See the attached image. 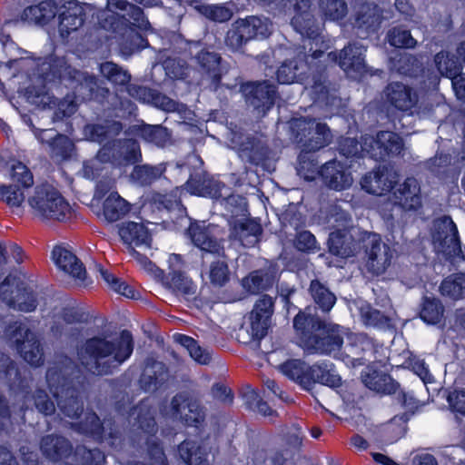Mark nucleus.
Instances as JSON below:
<instances>
[{"instance_id": "7ed1b4c3", "label": "nucleus", "mask_w": 465, "mask_h": 465, "mask_svg": "<svg viewBox=\"0 0 465 465\" xmlns=\"http://www.w3.org/2000/svg\"><path fill=\"white\" fill-rule=\"evenodd\" d=\"M301 347L308 353L333 355L342 348L348 329L321 320L310 312H299L293 320Z\"/></svg>"}, {"instance_id": "de8ad7c7", "label": "nucleus", "mask_w": 465, "mask_h": 465, "mask_svg": "<svg viewBox=\"0 0 465 465\" xmlns=\"http://www.w3.org/2000/svg\"><path fill=\"white\" fill-rule=\"evenodd\" d=\"M310 292L314 302L323 312H329L336 302L334 294L319 281H312Z\"/></svg>"}, {"instance_id": "f03ea898", "label": "nucleus", "mask_w": 465, "mask_h": 465, "mask_svg": "<svg viewBox=\"0 0 465 465\" xmlns=\"http://www.w3.org/2000/svg\"><path fill=\"white\" fill-rule=\"evenodd\" d=\"M35 72L45 84H63L72 89L74 96L81 102L104 103L110 91L102 86L94 75L83 73L57 56L38 58Z\"/></svg>"}, {"instance_id": "dca6fc26", "label": "nucleus", "mask_w": 465, "mask_h": 465, "mask_svg": "<svg viewBox=\"0 0 465 465\" xmlns=\"http://www.w3.org/2000/svg\"><path fill=\"white\" fill-rule=\"evenodd\" d=\"M273 312V301L268 295H263L255 303L250 313V331L252 339L260 340L265 336Z\"/></svg>"}, {"instance_id": "7c9ffc66", "label": "nucleus", "mask_w": 465, "mask_h": 465, "mask_svg": "<svg viewBox=\"0 0 465 465\" xmlns=\"http://www.w3.org/2000/svg\"><path fill=\"white\" fill-rule=\"evenodd\" d=\"M124 91L127 92L130 96L134 97V99L143 103L153 102L156 106L164 111L173 112L177 110L178 105L174 101L164 95H154L152 91L146 87L128 84L124 86Z\"/></svg>"}, {"instance_id": "a211bd4d", "label": "nucleus", "mask_w": 465, "mask_h": 465, "mask_svg": "<svg viewBox=\"0 0 465 465\" xmlns=\"http://www.w3.org/2000/svg\"><path fill=\"white\" fill-rule=\"evenodd\" d=\"M246 102L254 109L265 114L273 104L275 86L268 82L250 83L242 85Z\"/></svg>"}, {"instance_id": "1a4fd4ad", "label": "nucleus", "mask_w": 465, "mask_h": 465, "mask_svg": "<svg viewBox=\"0 0 465 465\" xmlns=\"http://www.w3.org/2000/svg\"><path fill=\"white\" fill-rule=\"evenodd\" d=\"M293 6L294 15L292 18V25L302 36L308 39L304 43V48H309L312 53L310 56L312 59L322 55V51L318 49L320 44H323L322 36L320 34V28L315 23L313 15L311 14L310 0H289Z\"/></svg>"}, {"instance_id": "680f3d73", "label": "nucleus", "mask_w": 465, "mask_h": 465, "mask_svg": "<svg viewBox=\"0 0 465 465\" xmlns=\"http://www.w3.org/2000/svg\"><path fill=\"white\" fill-rule=\"evenodd\" d=\"M361 316L365 325L381 328L388 323L386 316L368 304L361 307Z\"/></svg>"}, {"instance_id": "a878e982", "label": "nucleus", "mask_w": 465, "mask_h": 465, "mask_svg": "<svg viewBox=\"0 0 465 465\" xmlns=\"http://www.w3.org/2000/svg\"><path fill=\"white\" fill-rule=\"evenodd\" d=\"M58 14V5L54 0H44L25 7L21 19L39 25H48Z\"/></svg>"}, {"instance_id": "864d4df0", "label": "nucleus", "mask_w": 465, "mask_h": 465, "mask_svg": "<svg viewBox=\"0 0 465 465\" xmlns=\"http://www.w3.org/2000/svg\"><path fill=\"white\" fill-rule=\"evenodd\" d=\"M0 51L7 56V68L11 69L24 62L25 58L20 56L23 50L11 38L10 35L0 36Z\"/></svg>"}, {"instance_id": "20e7f679", "label": "nucleus", "mask_w": 465, "mask_h": 465, "mask_svg": "<svg viewBox=\"0 0 465 465\" xmlns=\"http://www.w3.org/2000/svg\"><path fill=\"white\" fill-rule=\"evenodd\" d=\"M72 372L73 368L70 366L54 364L47 369L45 380L61 412L67 418L78 419L84 412V402L74 385Z\"/></svg>"}, {"instance_id": "a18cd8bd", "label": "nucleus", "mask_w": 465, "mask_h": 465, "mask_svg": "<svg viewBox=\"0 0 465 465\" xmlns=\"http://www.w3.org/2000/svg\"><path fill=\"white\" fill-rule=\"evenodd\" d=\"M118 10L123 12L121 15L118 14V17L121 16L125 22L140 29L146 30L148 28L149 22L145 19L140 7L126 2L118 1Z\"/></svg>"}, {"instance_id": "0e129e2a", "label": "nucleus", "mask_w": 465, "mask_h": 465, "mask_svg": "<svg viewBox=\"0 0 465 465\" xmlns=\"http://www.w3.org/2000/svg\"><path fill=\"white\" fill-rule=\"evenodd\" d=\"M209 277L212 283L222 286L229 280V270L224 260H217L211 264Z\"/></svg>"}, {"instance_id": "6e6d98bb", "label": "nucleus", "mask_w": 465, "mask_h": 465, "mask_svg": "<svg viewBox=\"0 0 465 465\" xmlns=\"http://www.w3.org/2000/svg\"><path fill=\"white\" fill-rule=\"evenodd\" d=\"M0 377L4 379L10 389L21 388L24 379L15 362L10 359L2 364Z\"/></svg>"}, {"instance_id": "4be33fe9", "label": "nucleus", "mask_w": 465, "mask_h": 465, "mask_svg": "<svg viewBox=\"0 0 465 465\" xmlns=\"http://www.w3.org/2000/svg\"><path fill=\"white\" fill-rule=\"evenodd\" d=\"M320 173L324 183L336 191L350 188L353 182L351 173L343 163L337 160L326 163Z\"/></svg>"}, {"instance_id": "c756f323", "label": "nucleus", "mask_w": 465, "mask_h": 465, "mask_svg": "<svg viewBox=\"0 0 465 465\" xmlns=\"http://www.w3.org/2000/svg\"><path fill=\"white\" fill-rule=\"evenodd\" d=\"M347 343L344 347L343 353L345 354L348 361L353 366L362 365L361 352L371 349L372 344L371 340L364 334L352 333L348 331V335L345 336Z\"/></svg>"}, {"instance_id": "423d86ee", "label": "nucleus", "mask_w": 465, "mask_h": 465, "mask_svg": "<svg viewBox=\"0 0 465 465\" xmlns=\"http://www.w3.org/2000/svg\"><path fill=\"white\" fill-rule=\"evenodd\" d=\"M28 204L33 215L42 221L66 222L74 215L68 201L48 183L35 187L33 195L28 198Z\"/></svg>"}, {"instance_id": "bf43d9fd", "label": "nucleus", "mask_w": 465, "mask_h": 465, "mask_svg": "<svg viewBox=\"0 0 465 465\" xmlns=\"http://www.w3.org/2000/svg\"><path fill=\"white\" fill-rule=\"evenodd\" d=\"M389 43L395 47L412 48L416 45V40L408 30L393 28L388 34Z\"/></svg>"}, {"instance_id": "49530a36", "label": "nucleus", "mask_w": 465, "mask_h": 465, "mask_svg": "<svg viewBox=\"0 0 465 465\" xmlns=\"http://www.w3.org/2000/svg\"><path fill=\"white\" fill-rule=\"evenodd\" d=\"M444 308L435 298L426 297L420 312V319L428 324H438L443 319Z\"/></svg>"}, {"instance_id": "412c9836", "label": "nucleus", "mask_w": 465, "mask_h": 465, "mask_svg": "<svg viewBox=\"0 0 465 465\" xmlns=\"http://www.w3.org/2000/svg\"><path fill=\"white\" fill-rule=\"evenodd\" d=\"M84 7L76 0L68 1L58 15V30L62 37H67L80 28L85 21Z\"/></svg>"}, {"instance_id": "5701e85b", "label": "nucleus", "mask_w": 465, "mask_h": 465, "mask_svg": "<svg viewBox=\"0 0 465 465\" xmlns=\"http://www.w3.org/2000/svg\"><path fill=\"white\" fill-rule=\"evenodd\" d=\"M364 52V46L356 44L349 45L341 51L339 65L349 77L357 79L365 72Z\"/></svg>"}, {"instance_id": "39448f33", "label": "nucleus", "mask_w": 465, "mask_h": 465, "mask_svg": "<svg viewBox=\"0 0 465 465\" xmlns=\"http://www.w3.org/2000/svg\"><path fill=\"white\" fill-rule=\"evenodd\" d=\"M8 251L0 243V279L7 263ZM0 300L9 308L22 312H35L38 306L37 293L20 272H10L0 282Z\"/></svg>"}, {"instance_id": "393cba45", "label": "nucleus", "mask_w": 465, "mask_h": 465, "mask_svg": "<svg viewBox=\"0 0 465 465\" xmlns=\"http://www.w3.org/2000/svg\"><path fill=\"white\" fill-rule=\"evenodd\" d=\"M395 203L403 210H417L421 206L420 187L415 178L409 177L393 193Z\"/></svg>"}, {"instance_id": "e2e57ef3", "label": "nucleus", "mask_w": 465, "mask_h": 465, "mask_svg": "<svg viewBox=\"0 0 465 465\" xmlns=\"http://www.w3.org/2000/svg\"><path fill=\"white\" fill-rule=\"evenodd\" d=\"M199 11L207 18L216 22H225L232 17V11L224 5H201Z\"/></svg>"}, {"instance_id": "09e8293b", "label": "nucleus", "mask_w": 465, "mask_h": 465, "mask_svg": "<svg viewBox=\"0 0 465 465\" xmlns=\"http://www.w3.org/2000/svg\"><path fill=\"white\" fill-rule=\"evenodd\" d=\"M381 20L377 5L373 4H365L361 6L357 15V25L359 27H365L366 30L376 29Z\"/></svg>"}, {"instance_id": "13d9d810", "label": "nucleus", "mask_w": 465, "mask_h": 465, "mask_svg": "<svg viewBox=\"0 0 465 465\" xmlns=\"http://www.w3.org/2000/svg\"><path fill=\"white\" fill-rule=\"evenodd\" d=\"M196 60L202 70L210 74L214 80H218V65L220 57L217 54L208 50H203L196 56Z\"/></svg>"}, {"instance_id": "f3484780", "label": "nucleus", "mask_w": 465, "mask_h": 465, "mask_svg": "<svg viewBox=\"0 0 465 465\" xmlns=\"http://www.w3.org/2000/svg\"><path fill=\"white\" fill-rule=\"evenodd\" d=\"M399 174L396 171L387 167L365 174L361 182V187L369 193L382 195L390 192L397 183Z\"/></svg>"}, {"instance_id": "4c0bfd02", "label": "nucleus", "mask_w": 465, "mask_h": 465, "mask_svg": "<svg viewBox=\"0 0 465 465\" xmlns=\"http://www.w3.org/2000/svg\"><path fill=\"white\" fill-rule=\"evenodd\" d=\"M275 276L267 271H254L242 281V287L251 293L265 291L274 283Z\"/></svg>"}, {"instance_id": "ddd939ff", "label": "nucleus", "mask_w": 465, "mask_h": 465, "mask_svg": "<svg viewBox=\"0 0 465 465\" xmlns=\"http://www.w3.org/2000/svg\"><path fill=\"white\" fill-rule=\"evenodd\" d=\"M403 141L395 133L383 131L376 136L368 135L363 140L361 149L376 160H383L389 156L398 155L403 150Z\"/></svg>"}, {"instance_id": "79ce46f5", "label": "nucleus", "mask_w": 465, "mask_h": 465, "mask_svg": "<svg viewBox=\"0 0 465 465\" xmlns=\"http://www.w3.org/2000/svg\"><path fill=\"white\" fill-rule=\"evenodd\" d=\"M280 371L290 380L307 387L310 367L300 360H289L279 366Z\"/></svg>"}, {"instance_id": "338daca9", "label": "nucleus", "mask_w": 465, "mask_h": 465, "mask_svg": "<svg viewBox=\"0 0 465 465\" xmlns=\"http://www.w3.org/2000/svg\"><path fill=\"white\" fill-rule=\"evenodd\" d=\"M361 137V142L359 143L354 138L346 137L343 138L340 142V152L342 155L346 157L351 156H364L368 155L366 151L361 149V145L363 144V140L366 137Z\"/></svg>"}, {"instance_id": "69168bd1", "label": "nucleus", "mask_w": 465, "mask_h": 465, "mask_svg": "<svg viewBox=\"0 0 465 465\" xmlns=\"http://www.w3.org/2000/svg\"><path fill=\"white\" fill-rule=\"evenodd\" d=\"M134 351L133 335L128 331H121L118 336V364L125 361Z\"/></svg>"}, {"instance_id": "3c124183", "label": "nucleus", "mask_w": 465, "mask_h": 465, "mask_svg": "<svg viewBox=\"0 0 465 465\" xmlns=\"http://www.w3.org/2000/svg\"><path fill=\"white\" fill-rule=\"evenodd\" d=\"M139 144L136 141L129 139L118 144V167L137 163L141 159Z\"/></svg>"}, {"instance_id": "052dcab7", "label": "nucleus", "mask_w": 465, "mask_h": 465, "mask_svg": "<svg viewBox=\"0 0 465 465\" xmlns=\"http://www.w3.org/2000/svg\"><path fill=\"white\" fill-rule=\"evenodd\" d=\"M35 409L45 416L53 415L55 411L54 401L50 399L45 390L37 389L33 394Z\"/></svg>"}, {"instance_id": "9b49d317", "label": "nucleus", "mask_w": 465, "mask_h": 465, "mask_svg": "<svg viewBox=\"0 0 465 465\" xmlns=\"http://www.w3.org/2000/svg\"><path fill=\"white\" fill-rule=\"evenodd\" d=\"M11 179L14 184L0 185V199L10 207H19L25 201L23 189L34 184L33 173L25 163L15 161L11 165Z\"/></svg>"}, {"instance_id": "603ef678", "label": "nucleus", "mask_w": 465, "mask_h": 465, "mask_svg": "<svg viewBox=\"0 0 465 465\" xmlns=\"http://www.w3.org/2000/svg\"><path fill=\"white\" fill-rule=\"evenodd\" d=\"M163 172L164 167L162 164L156 166L139 165L134 167L131 178L139 184L145 185L158 179Z\"/></svg>"}, {"instance_id": "4468645a", "label": "nucleus", "mask_w": 465, "mask_h": 465, "mask_svg": "<svg viewBox=\"0 0 465 465\" xmlns=\"http://www.w3.org/2000/svg\"><path fill=\"white\" fill-rule=\"evenodd\" d=\"M366 267L375 275H381L391 266L393 250L377 234H369L366 238Z\"/></svg>"}, {"instance_id": "cd10ccee", "label": "nucleus", "mask_w": 465, "mask_h": 465, "mask_svg": "<svg viewBox=\"0 0 465 465\" xmlns=\"http://www.w3.org/2000/svg\"><path fill=\"white\" fill-rule=\"evenodd\" d=\"M358 246L352 235L344 230H336L331 232L329 237V251L331 253L348 258L353 256L357 252Z\"/></svg>"}, {"instance_id": "8fccbe9b", "label": "nucleus", "mask_w": 465, "mask_h": 465, "mask_svg": "<svg viewBox=\"0 0 465 465\" xmlns=\"http://www.w3.org/2000/svg\"><path fill=\"white\" fill-rule=\"evenodd\" d=\"M164 284L173 292L182 294H192L195 292V286L181 271L170 272Z\"/></svg>"}, {"instance_id": "f257e3e1", "label": "nucleus", "mask_w": 465, "mask_h": 465, "mask_svg": "<svg viewBox=\"0 0 465 465\" xmlns=\"http://www.w3.org/2000/svg\"><path fill=\"white\" fill-rule=\"evenodd\" d=\"M85 134L93 142L101 144L95 160L84 162L83 165L84 177L90 180L97 179L94 197L104 199L101 209L96 213L98 218L108 225L116 222V179L113 171L116 168V132L113 126L100 124H87Z\"/></svg>"}, {"instance_id": "6ab92c4d", "label": "nucleus", "mask_w": 465, "mask_h": 465, "mask_svg": "<svg viewBox=\"0 0 465 465\" xmlns=\"http://www.w3.org/2000/svg\"><path fill=\"white\" fill-rule=\"evenodd\" d=\"M217 227L213 225L192 224L189 227L190 237L203 252L223 256V246L216 235Z\"/></svg>"}, {"instance_id": "aec40b11", "label": "nucleus", "mask_w": 465, "mask_h": 465, "mask_svg": "<svg viewBox=\"0 0 465 465\" xmlns=\"http://www.w3.org/2000/svg\"><path fill=\"white\" fill-rule=\"evenodd\" d=\"M39 448L43 456L52 461L59 462L70 458L73 454L72 442L63 435L46 434L39 442Z\"/></svg>"}, {"instance_id": "ea45409f", "label": "nucleus", "mask_w": 465, "mask_h": 465, "mask_svg": "<svg viewBox=\"0 0 465 465\" xmlns=\"http://www.w3.org/2000/svg\"><path fill=\"white\" fill-rule=\"evenodd\" d=\"M74 149V142L67 135L60 134L50 143L47 152L53 160L64 162L71 159Z\"/></svg>"}, {"instance_id": "6e6552de", "label": "nucleus", "mask_w": 465, "mask_h": 465, "mask_svg": "<svg viewBox=\"0 0 465 465\" xmlns=\"http://www.w3.org/2000/svg\"><path fill=\"white\" fill-rule=\"evenodd\" d=\"M5 336L13 343L17 353L29 365L40 367L45 362L44 348L38 335L22 321L9 322L5 329Z\"/></svg>"}, {"instance_id": "c03bdc74", "label": "nucleus", "mask_w": 465, "mask_h": 465, "mask_svg": "<svg viewBox=\"0 0 465 465\" xmlns=\"http://www.w3.org/2000/svg\"><path fill=\"white\" fill-rule=\"evenodd\" d=\"M25 95L29 103L37 107L51 108L52 104H54V96L49 92L45 84L27 86Z\"/></svg>"}, {"instance_id": "c85d7f7f", "label": "nucleus", "mask_w": 465, "mask_h": 465, "mask_svg": "<svg viewBox=\"0 0 465 465\" xmlns=\"http://www.w3.org/2000/svg\"><path fill=\"white\" fill-rule=\"evenodd\" d=\"M386 95L392 105L402 111L412 109L418 102L416 93L400 83L391 84L387 87Z\"/></svg>"}, {"instance_id": "2f4dec72", "label": "nucleus", "mask_w": 465, "mask_h": 465, "mask_svg": "<svg viewBox=\"0 0 465 465\" xmlns=\"http://www.w3.org/2000/svg\"><path fill=\"white\" fill-rule=\"evenodd\" d=\"M308 376L307 387L312 382H319L331 388H337L341 384V379L333 369V365L325 361L310 367Z\"/></svg>"}, {"instance_id": "f8f14e48", "label": "nucleus", "mask_w": 465, "mask_h": 465, "mask_svg": "<svg viewBox=\"0 0 465 465\" xmlns=\"http://www.w3.org/2000/svg\"><path fill=\"white\" fill-rule=\"evenodd\" d=\"M434 250L446 258H453L461 252L458 229L452 219L443 216L434 221L432 228Z\"/></svg>"}, {"instance_id": "37998d69", "label": "nucleus", "mask_w": 465, "mask_h": 465, "mask_svg": "<svg viewBox=\"0 0 465 465\" xmlns=\"http://www.w3.org/2000/svg\"><path fill=\"white\" fill-rule=\"evenodd\" d=\"M176 342L184 347L190 356L198 363L206 365L211 361L212 354L211 352L202 348L197 341L192 337L183 335V334H175L173 336Z\"/></svg>"}, {"instance_id": "0eeeda50", "label": "nucleus", "mask_w": 465, "mask_h": 465, "mask_svg": "<svg viewBox=\"0 0 465 465\" xmlns=\"http://www.w3.org/2000/svg\"><path fill=\"white\" fill-rule=\"evenodd\" d=\"M116 351V342L105 337L94 336L85 340L79 351L81 364L89 373L96 376L113 372L114 365L111 356Z\"/></svg>"}, {"instance_id": "b1692460", "label": "nucleus", "mask_w": 465, "mask_h": 465, "mask_svg": "<svg viewBox=\"0 0 465 465\" xmlns=\"http://www.w3.org/2000/svg\"><path fill=\"white\" fill-rule=\"evenodd\" d=\"M171 412L173 418L180 419L189 425L199 423L204 418V412L198 401L188 400L183 394L173 398Z\"/></svg>"}, {"instance_id": "58836bf2", "label": "nucleus", "mask_w": 465, "mask_h": 465, "mask_svg": "<svg viewBox=\"0 0 465 465\" xmlns=\"http://www.w3.org/2000/svg\"><path fill=\"white\" fill-rule=\"evenodd\" d=\"M179 455L188 465H209L206 450L194 441H183L179 446Z\"/></svg>"}, {"instance_id": "c9c22d12", "label": "nucleus", "mask_w": 465, "mask_h": 465, "mask_svg": "<svg viewBox=\"0 0 465 465\" xmlns=\"http://www.w3.org/2000/svg\"><path fill=\"white\" fill-rule=\"evenodd\" d=\"M73 428L80 434L94 440H102L104 438V424L94 411L86 412L84 419L74 423Z\"/></svg>"}, {"instance_id": "9d476101", "label": "nucleus", "mask_w": 465, "mask_h": 465, "mask_svg": "<svg viewBox=\"0 0 465 465\" xmlns=\"http://www.w3.org/2000/svg\"><path fill=\"white\" fill-rule=\"evenodd\" d=\"M292 129L297 132L298 143H302V151L314 152L328 145L331 141V133L329 127L315 120L297 119L292 124Z\"/></svg>"}, {"instance_id": "72a5a7b5", "label": "nucleus", "mask_w": 465, "mask_h": 465, "mask_svg": "<svg viewBox=\"0 0 465 465\" xmlns=\"http://www.w3.org/2000/svg\"><path fill=\"white\" fill-rule=\"evenodd\" d=\"M305 55L298 56L299 61L284 62L277 71V79L281 84H292L304 79L303 74L309 68L307 62H303Z\"/></svg>"}, {"instance_id": "774afa93", "label": "nucleus", "mask_w": 465, "mask_h": 465, "mask_svg": "<svg viewBox=\"0 0 465 465\" xmlns=\"http://www.w3.org/2000/svg\"><path fill=\"white\" fill-rule=\"evenodd\" d=\"M96 17L99 28L111 32L112 34L116 33V12L109 8L101 9L97 12Z\"/></svg>"}, {"instance_id": "e433bc0d", "label": "nucleus", "mask_w": 465, "mask_h": 465, "mask_svg": "<svg viewBox=\"0 0 465 465\" xmlns=\"http://www.w3.org/2000/svg\"><path fill=\"white\" fill-rule=\"evenodd\" d=\"M238 24L248 40L257 36L266 37L272 31V25L267 18L251 16L238 21Z\"/></svg>"}, {"instance_id": "4d7b16f0", "label": "nucleus", "mask_w": 465, "mask_h": 465, "mask_svg": "<svg viewBox=\"0 0 465 465\" xmlns=\"http://www.w3.org/2000/svg\"><path fill=\"white\" fill-rule=\"evenodd\" d=\"M435 63L439 72L442 75L452 79L459 74L460 65L457 60L448 53L441 52L437 54L435 56Z\"/></svg>"}, {"instance_id": "f704fd0d", "label": "nucleus", "mask_w": 465, "mask_h": 465, "mask_svg": "<svg viewBox=\"0 0 465 465\" xmlns=\"http://www.w3.org/2000/svg\"><path fill=\"white\" fill-rule=\"evenodd\" d=\"M167 372L162 362L153 361L147 364L142 373L140 383L147 391L157 390L166 380Z\"/></svg>"}, {"instance_id": "5fc2aeb1", "label": "nucleus", "mask_w": 465, "mask_h": 465, "mask_svg": "<svg viewBox=\"0 0 465 465\" xmlns=\"http://www.w3.org/2000/svg\"><path fill=\"white\" fill-rule=\"evenodd\" d=\"M319 9L322 15L331 21L342 19L348 12L343 0H320Z\"/></svg>"}, {"instance_id": "473e14b6", "label": "nucleus", "mask_w": 465, "mask_h": 465, "mask_svg": "<svg viewBox=\"0 0 465 465\" xmlns=\"http://www.w3.org/2000/svg\"><path fill=\"white\" fill-rule=\"evenodd\" d=\"M119 234L126 244H134L147 249L151 247V236L142 223L134 222L124 223L120 228Z\"/></svg>"}, {"instance_id": "2eb2a0df", "label": "nucleus", "mask_w": 465, "mask_h": 465, "mask_svg": "<svg viewBox=\"0 0 465 465\" xmlns=\"http://www.w3.org/2000/svg\"><path fill=\"white\" fill-rule=\"evenodd\" d=\"M51 256L56 267L72 276L78 285L87 287L92 284L93 281L87 277L85 266L72 251L56 245Z\"/></svg>"}, {"instance_id": "a19ab883", "label": "nucleus", "mask_w": 465, "mask_h": 465, "mask_svg": "<svg viewBox=\"0 0 465 465\" xmlns=\"http://www.w3.org/2000/svg\"><path fill=\"white\" fill-rule=\"evenodd\" d=\"M443 296L452 300H460L465 297V273H456L444 279L440 287Z\"/></svg>"}, {"instance_id": "bb28decb", "label": "nucleus", "mask_w": 465, "mask_h": 465, "mask_svg": "<svg viewBox=\"0 0 465 465\" xmlns=\"http://www.w3.org/2000/svg\"><path fill=\"white\" fill-rule=\"evenodd\" d=\"M262 233L261 225L253 220L237 221L231 231V238L240 242L243 247H252Z\"/></svg>"}]
</instances>
